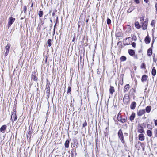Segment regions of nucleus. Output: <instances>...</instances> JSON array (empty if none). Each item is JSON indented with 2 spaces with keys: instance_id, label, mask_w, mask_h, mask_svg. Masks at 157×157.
Wrapping results in <instances>:
<instances>
[{
  "instance_id": "28",
  "label": "nucleus",
  "mask_w": 157,
  "mask_h": 157,
  "mask_svg": "<svg viewBox=\"0 0 157 157\" xmlns=\"http://www.w3.org/2000/svg\"><path fill=\"white\" fill-rule=\"evenodd\" d=\"M45 90L46 93L48 94V95L49 96V95L50 92V88L49 85L46 87L45 88Z\"/></svg>"
},
{
  "instance_id": "9",
  "label": "nucleus",
  "mask_w": 157,
  "mask_h": 157,
  "mask_svg": "<svg viewBox=\"0 0 157 157\" xmlns=\"http://www.w3.org/2000/svg\"><path fill=\"white\" fill-rule=\"evenodd\" d=\"M145 113V109H140L137 112V114L138 116L141 117Z\"/></svg>"
},
{
  "instance_id": "8",
  "label": "nucleus",
  "mask_w": 157,
  "mask_h": 157,
  "mask_svg": "<svg viewBox=\"0 0 157 157\" xmlns=\"http://www.w3.org/2000/svg\"><path fill=\"white\" fill-rule=\"evenodd\" d=\"M137 132L140 133H144V130L143 127L141 124L139 125L138 126Z\"/></svg>"
},
{
  "instance_id": "21",
  "label": "nucleus",
  "mask_w": 157,
  "mask_h": 157,
  "mask_svg": "<svg viewBox=\"0 0 157 157\" xmlns=\"http://www.w3.org/2000/svg\"><path fill=\"white\" fill-rule=\"evenodd\" d=\"M126 29L125 31L126 32L128 33H130L131 30V27L130 25H127L126 27Z\"/></svg>"
},
{
  "instance_id": "61",
  "label": "nucleus",
  "mask_w": 157,
  "mask_h": 157,
  "mask_svg": "<svg viewBox=\"0 0 157 157\" xmlns=\"http://www.w3.org/2000/svg\"><path fill=\"white\" fill-rule=\"evenodd\" d=\"M55 13L54 12H53V13H52V16L54 17L55 16Z\"/></svg>"
},
{
  "instance_id": "27",
  "label": "nucleus",
  "mask_w": 157,
  "mask_h": 157,
  "mask_svg": "<svg viewBox=\"0 0 157 157\" xmlns=\"http://www.w3.org/2000/svg\"><path fill=\"white\" fill-rule=\"evenodd\" d=\"M151 109V106H147L146 107L145 111L147 113H149L150 112Z\"/></svg>"
},
{
  "instance_id": "43",
  "label": "nucleus",
  "mask_w": 157,
  "mask_h": 157,
  "mask_svg": "<svg viewBox=\"0 0 157 157\" xmlns=\"http://www.w3.org/2000/svg\"><path fill=\"white\" fill-rule=\"evenodd\" d=\"M51 42V39H49L47 41V44L49 47H50L52 45Z\"/></svg>"
},
{
  "instance_id": "60",
  "label": "nucleus",
  "mask_w": 157,
  "mask_h": 157,
  "mask_svg": "<svg viewBox=\"0 0 157 157\" xmlns=\"http://www.w3.org/2000/svg\"><path fill=\"white\" fill-rule=\"evenodd\" d=\"M78 131H75V135H76L78 133Z\"/></svg>"
},
{
  "instance_id": "38",
  "label": "nucleus",
  "mask_w": 157,
  "mask_h": 157,
  "mask_svg": "<svg viewBox=\"0 0 157 157\" xmlns=\"http://www.w3.org/2000/svg\"><path fill=\"white\" fill-rule=\"evenodd\" d=\"M43 15V11L41 10V9L38 12V15L40 17H42Z\"/></svg>"
},
{
  "instance_id": "37",
  "label": "nucleus",
  "mask_w": 157,
  "mask_h": 157,
  "mask_svg": "<svg viewBox=\"0 0 157 157\" xmlns=\"http://www.w3.org/2000/svg\"><path fill=\"white\" fill-rule=\"evenodd\" d=\"M140 68L141 69H146V66L145 63H142L141 65Z\"/></svg>"
},
{
  "instance_id": "26",
  "label": "nucleus",
  "mask_w": 157,
  "mask_h": 157,
  "mask_svg": "<svg viewBox=\"0 0 157 157\" xmlns=\"http://www.w3.org/2000/svg\"><path fill=\"white\" fill-rule=\"evenodd\" d=\"M70 141L69 140H67L66 141L64 144L65 147L66 148H68L69 146Z\"/></svg>"
},
{
  "instance_id": "47",
  "label": "nucleus",
  "mask_w": 157,
  "mask_h": 157,
  "mask_svg": "<svg viewBox=\"0 0 157 157\" xmlns=\"http://www.w3.org/2000/svg\"><path fill=\"white\" fill-rule=\"evenodd\" d=\"M107 24L109 25L111 24V20L110 19L108 18L107 20Z\"/></svg>"
},
{
  "instance_id": "11",
  "label": "nucleus",
  "mask_w": 157,
  "mask_h": 157,
  "mask_svg": "<svg viewBox=\"0 0 157 157\" xmlns=\"http://www.w3.org/2000/svg\"><path fill=\"white\" fill-rule=\"evenodd\" d=\"M33 132V130L32 128L31 127V128H29L27 133V138H28V137H29L30 139L31 138V134Z\"/></svg>"
},
{
  "instance_id": "12",
  "label": "nucleus",
  "mask_w": 157,
  "mask_h": 157,
  "mask_svg": "<svg viewBox=\"0 0 157 157\" xmlns=\"http://www.w3.org/2000/svg\"><path fill=\"white\" fill-rule=\"evenodd\" d=\"M130 88V85L129 84H126L124 87L123 92L124 93L127 92Z\"/></svg>"
},
{
  "instance_id": "1",
  "label": "nucleus",
  "mask_w": 157,
  "mask_h": 157,
  "mask_svg": "<svg viewBox=\"0 0 157 157\" xmlns=\"http://www.w3.org/2000/svg\"><path fill=\"white\" fill-rule=\"evenodd\" d=\"M118 135L119 138L122 144H125V139L122 130L121 129H120L118 132Z\"/></svg>"
},
{
  "instance_id": "25",
  "label": "nucleus",
  "mask_w": 157,
  "mask_h": 157,
  "mask_svg": "<svg viewBox=\"0 0 157 157\" xmlns=\"http://www.w3.org/2000/svg\"><path fill=\"white\" fill-rule=\"evenodd\" d=\"M135 26L137 29H139L141 28V26L138 21H136L135 22Z\"/></svg>"
},
{
  "instance_id": "7",
  "label": "nucleus",
  "mask_w": 157,
  "mask_h": 157,
  "mask_svg": "<svg viewBox=\"0 0 157 157\" xmlns=\"http://www.w3.org/2000/svg\"><path fill=\"white\" fill-rule=\"evenodd\" d=\"M11 46V44L10 43H8L7 45L5 47V49H6V52L5 54V56H7L9 52V49Z\"/></svg>"
},
{
  "instance_id": "52",
  "label": "nucleus",
  "mask_w": 157,
  "mask_h": 157,
  "mask_svg": "<svg viewBox=\"0 0 157 157\" xmlns=\"http://www.w3.org/2000/svg\"><path fill=\"white\" fill-rule=\"evenodd\" d=\"M131 44L133 48H135L136 47V44L135 42H132Z\"/></svg>"
},
{
  "instance_id": "45",
  "label": "nucleus",
  "mask_w": 157,
  "mask_h": 157,
  "mask_svg": "<svg viewBox=\"0 0 157 157\" xmlns=\"http://www.w3.org/2000/svg\"><path fill=\"white\" fill-rule=\"evenodd\" d=\"M117 120H118V121H119V122H120L122 119V116H119V115H117Z\"/></svg>"
},
{
  "instance_id": "19",
  "label": "nucleus",
  "mask_w": 157,
  "mask_h": 157,
  "mask_svg": "<svg viewBox=\"0 0 157 157\" xmlns=\"http://www.w3.org/2000/svg\"><path fill=\"white\" fill-rule=\"evenodd\" d=\"M109 91L110 94H111L112 95L113 93L115 91L114 88L113 86H110V88L109 89Z\"/></svg>"
},
{
  "instance_id": "30",
  "label": "nucleus",
  "mask_w": 157,
  "mask_h": 157,
  "mask_svg": "<svg viewBox=\"0 0 157 157\" xmlns=\"http://www.w3.org/2000/svg\"><path fill=\"white\" fill-rule=\"evenodd\" d=\"M120 59L121 62H124L126 60L127 58L124 56H122L120 57Z\"/></svg>"
},
{
  "instance_id": "5",
  "label": "nucleus",
  "mask_w": 157,
  "mask_h": 157,
  "mask_svg": "<svg viewBox=\"0 0 157 157\" xmlns=\"http://www.w3.org/2000/svg\"><path fill=\"white\" fill-rule=\"evenodd\" d=\"M15 20V18L12 17H9L8 19V21L7 25V27L8 28L10 27L12 25L14 22Z\"/></svg>"
},
{
  "instance_id": "2",
  "label": "nucleus",
  "mask_w": 157,
  "mask_h": 157,
  "mask_svg": "<svg viewBox=\"0 0 157 157\" xmlns=\"http://www.w3.org/2000/svg\"><path fill=\"white\" fill-rule=\"evenodd\" d=\"M128 52L129 54L131 56L133 57L135 59H138V56L137 54H136L134 50L132 49H129L128 50Z\"/></svg>"
},
{
  "instance_id": "24",
  "label": "nucleus",
  "mask_w": 157,
  "mask_h": 157,
  "mask_svg": "<svg viewBox=\"0 0 157 157\" xmlns=\"http://www.w3.org/2000/svg\"><path fill=\"white\" fill-rule=\"evenodd\" d=\"M156 73V71L155 67H153L151 71V74L153 76H155Z\"/></svg>"
},
{
  "instance_id": "59",
  "label": "nucleus",
  "mask_w": 157,
  "mask_h": 157,
  "mask_svg": "<svg viewBox=\"0 0 157 157\" xmlns=\"http://www.w3.org/2000/svg\"><path fill=\"white\" fill-rule=\"evenodd\" d=\"M75 36H74L72 39V42H74L75 41Z\"/></svg>"
},
{
  "instance_id": "22",
  "label": "nucleus",
  "mask_w": 157,
  "mask_h": 157,
  "mask_svg": "<svg viewBox=\"0 0 157 157\" xmlns=\"http://www.w3.org/2000/svg\"><path fill=\"white\" fill-rule=\"evenodd\" d=\"M7 126L6 125H2L0 128V131L1 132L4 133L6 129Z\"/></svg>"
},
{
  "instance_id": "36",
  "label": "nucleus",
  "mask_w": 157,
  "mask_h": 157,
  "mask_svg": "<svg viewBox=\"0 0 157 157\" xmlns=\"http://www.w3.org/2000/svg\"><path fill=\"white\" fill-rule=\"evenodd\" d=\"M144 1L146 4H147L148 6H151V4L150 3L149 0H144Z\"/></svg>"
},
{
  "instance_id": "63",
  "label": "nucleus",
  "mask_w": 157,
  "mask_h": 157,
  "mask_svg": "<svg viewBox=\"0 0 157 157\" xmlns=\"http://www.w3.org/2000/svg\"><path fill=\"white\" fill-rule=\"evenodd\" d=\"M124 135L126 136H128V134L127 133H124Z\"/></svg>"
},
{
  "instance_id": "17",
  "label": "nucleus",
  "mask_w": 157,
  "mask_h": 157,
  "mask_svg": "<svg viewBox=\"0 0 157 157\" xmlns=\"http://www.w3.org/2000/svg\"><path fill=\"white\" fill-rule=\"evenodd\" d=\"M152 54V49L151 48H150L147 50V55L150 57Z\"/></svg>"
},
{
  "instance_id": "20",
  "label": "nucleus",
  "mask_w": 157,
  "mask_h": 157,
  "mask_svg": "<svg viewBox=\"0 0 157 157\" xmlns=\"http://www.w3.org/2000/svg\"><path fill=\"white\" fill-rule=\"evenodd\" d=\"M11 121L13 123L16 121L17 119V116L16 115H12L11 117Z\"/></svg>"
},
{
  "instance_id": "50",
  "label": "nucleus",
  "mask_w": 157,
  "mask_h": 157,
  "mask_svg": "<svg viewBox=\"0 0 157 157\" xmlns=\"http://www.w3.org/2000/svg\"><path fill=\"white\" fill-rule=\"evenodd\" d=\"M140 23L142 22H144V17H140Z\"/></svg>"
},
{
  "instance_id": "53",
  "label": "nucleus",
  "mask_w": 157,
  "mask_h": 157,
  "mask_svg": "<svg viewBox=\"0 0 157 157\" xmlns=\"http://www.w3.org/2000/svg\"><path fill=\"white\" fill-rule=\"evenodd\" d=\"M134 2L137 4H139L140 3V0H133Z\"/></svg>"
},
{
  "instance_id": "48",
  "label": "nucleus",
  "mask_w": 157,
  "mask_h": 157,
  "mask_svg": "<svg viewBox=\"0 0 157 157\" xmlns=\"http://www.w3.org/2000/svg\"><path fill=\"white\" fill-rule=\"evenodd\" d=\"M87 125V124L86 120H85L84 122L82 124V127H84Z\"/></svg>"
},
{
  "instance_id": "14",
  "label": "nucleus",
  "mask_w": 157,
  "mask_h": 157,
  "mask_svg": "<svg viewBox=\"0 0 157 157\" xmlns=\"http://www.w3.org/2000/svg\"><path fill=\"white\" fill-rule=\"evenodd\" d=\"M143 133H140L138 135L139 140L141 141H143L145 140V136Z\"/></svg>"
},
{
  "instance_id": "57",
  "label": "nucleus",
  "mask_w": 157,
  "mask_h": 157,
  "mask_svg": "<svg viewBox=\"0 0 157 157\" xmlns=\"http://www.w3.org/2000/svg\"><path fill=\"white\" fill-rule=\"evenodd\" d=\"M138 144H140L141 146H142V145H144V144L140 141H138Z\"/></svg>"
},
{
  "instance_id": "64",
  "label": "nucleus",
  "mask_w": 157,
  "mask_h": 157,
  "mask_svg": "<svg viewBox=\"0 0 157 157\" xmlns=\"http://www.w3.org/2000/svg\"><path fill=\"white\" fill-rule=\"evenodd\" d=\"M117 115H119V116H121V114L120 113H118V114H117Z\"/></svg>"
},
{
  "instance_id": "35",
  "label": "nucleus",
  "mask_w": 157,
  "mask_h": 157,
  "mask_svg": "<svg viewBox=\"0 0 157 157\" xmlns=\"http://www.w3.org/2000/svg\"><path fill=\"white\" fill-rule=\"evenodd\" d=\"M123 35L122 33L121 32H117L116 34V36L117 37H119L122 36Z\"/></svg>"
},
{
  "instance_id": "15",
  "label": "nucleus",
  "mask_w": 157,
  "mask_h": 157,
  "mask_svg": "<svg viewBox=\"0 0 157 157\" xmlns=\"http://www.w3.org/2000/svg\"><path fill=\"white\" fill-rule=\"evenodd\" d=\"M31 78L34 81H36L38 80V78L36 76V72H33L31 75Z\"/></svg>"
},
{
  "instance_id": "42",
  "label": "nucleus",
  "mask_w": 157,
  "mask_h": 157,
  "mask_svg": "<svg viewBox=\"0 0 157 157\" xmlns=\"http://www.w3.org/2000/svg\"><path fill=\"white\" fill-rule=\"evenodd\" d=\"M127 120V118L125 117L124 118H122L121 120L120 121V122L122 123H124Z\"/></svg>"
},
{
  "instance_id": "4",
  "label": "nucleus",
  "mask_w": 157,
  "mask_h": 157,
  "mask_svg": "<svg viewBox=\"0 0 157 157\" xmlns=\"http://www.w3.org/2000/svg\"><path fill=\"white\" fill-rule=\"evenodd\" d=\"M148 21L147 19H146L144 22H141V27L144 30L146 29L147 27Z\"/></svg>"
},
{
  "instance_id": "33",
  "label": "nucleus",
  "mask_w": 157,
  "mask_h": 157,
  "mask_svg": "<svg viewBox=\"0 0 157 157\" xmlns=\"http://www.w3.org/2000/svg\"><path fill=\"white\" fill-rule=\"evenodd\" d=\"M58 23H59L58 17V16H56V22H55V25H54V31H55V27H56V24H57Z\"/></svg>"
},
{
  "instance_id": "62",
  "label": "nucleus",
  "mask_w": 157,
  "mask_h": 157,
  "mask_svg": "<svg viewBox=\"0 0 157 157\" xmlns=\"http://www.w3.org/2000/svg\"><path fill=\"white\" fill-rule=\"evenodd\" d=\"M86 22L87 23L88 22V21H89V19L88 18H87L86 19Z\"/></svg>"
},
{
  "instance_id": "3",
  "label": "nucleus",
  "mask_w": 157,
  "mask_h": 157,
  "mask_svg": "<svg viewBox=\"0 0 157 157\" xmlns=\"http://www.w3.org/2000/svg\"><path fill=\"white\" fill-rule=\"evenodd\" d=\"M130 101V96L128 94H126L123 98V102L124 104L127 105Z\"/></svg>"
},
{
  "instance_id": "6",
  "label": "nucleus",
  "mask_w": 157,
  "mask_h": 157,
  "mask_svg": "<svg viewBox=\"0 0 157 157\" xmlns=\"http://www.w3.org/2000/svg\"><path fill=\"white\" fill-rule=\"evenodd\" d=\"M136 92V90L135 88H132L130 89L128 94L129 96H132L133 98H134L135 97V93Z\"/></svg>"
},
{
  "instance_id": "44",
  "label": "nucleus",
  "mask_w": 157,
  "mask_h": 157,
  "mask_svg": "<svg viewBox=\"0 0 157 157\" xmlns=\"http://www.w3.org/2000/svg\"><path fill=\"white\" fill-rule=\"evenodd\" d=\"M117 45L119 47L122 48V44L121 41H120L118 42L117 44Z\"/></svg>"
},
{
  "instance_id": "49",
  "label": "nucleus",
  "mask_w": 157,
  "mask_h": 157,
  "mask_svg": "<svg viewBox=\"0 0 157 157\" xmlns=\"http://www.w3.org/2000/svg\"><path fill=\"white\" fill-rule=\"evenodd\" d=\"M154 134H155V137H157V128L155 129L154 131Z\"/></svg>"
},
{
  "instance_id": "23",
  "label": "nucleus",
  "mask_w": 157,
  "mask_h": 157,
  "mask_svg": "<svg viewBox=\"0 0 157 157\" xmlns=\"http://www.w3.org/2000/svg\"><path fill=\"white\" fill-rule=\"evenodd\" d=\"M131 38L130 37L126 38H125V45H128L131 44V43L132 42L131 41L129 40V39H130Z\"/></svg>"
},
{
  "instance_id": "51",
  "label": "nucleus",
  "mask_w": 157,
  "mask_h": 157,
  "mask_svg": "<svg viewBox=\"0 0 157 157\" xmlns=\"http://www.w3.org/2000/svg\"><path fill=\"white\" fill-rule=\"evenodd\" d=\"M153 61L155 63H156L157 61V59L155 58V54H154V56H153Z\"/></svg>"
},
{
  "instance_id": "29",
  "label": "nucleus",
  "mask_w": 157,
  "mask_h": 157,
  "mask_svg": "<svg viewBox=\"0 0 157 157\" xmlns=\"http://www.w3.org/2000/svg\"><path fill=\"white\" fill-rule=\"evenodd\" d=\"M147 135L150 137L152 136V132L150 130H147L146 131Z\"/></svg>"
},
{
  "instance_id": "41",
  "label": "nucleus",
  "mask_w": 157,
  "mask_h": 157,
  "mask_svg": "<svg viewBox=\"0 0 157 157\" xmlns=\"http://www.w3.org/2000/svg\"><path fill=\"white\" fill-rule=\"evenodd\" d=\"M134 10V8L132 7H130L128 8L127 11L128 13H130L132 12Z\"/></svg>"
},
{
  "instance_id": "32",
  "label": "nucleus",
  "mask_w": 157,
  "mask_h": 157,
  "mask_svg": "<svg viewBox=\"0 0 157 157\" xmlns=\"http://www.w3.org/2000/svg\"><path fill=\"white\" fill-rule=\"evenodd\" d=\"M16 105H15V106H14L13 108V110L12 113V115H16Z\"/></svg>"
},
{
  "instance_id": "10",
  "label": "nucleus",
  "mask_w": 157,
  "mask_h": 157,
  "mask_svg": "<svg viewBox=\"0 0 157 157\" xmlns=\"http://www.w3.org/2000/svg\"><path fill=\"white\" fill-rule=\"evenodd\" d=\"M148 76L146 75H144L142 76L141 81L142 83H144L147 81H148Z\"/></svg>"
},
{
  "instance_id": "39",
  "label": "nucleus",
  "mask_w": 157,
  "mask_h": 157,
  "mask_svg": "<svg viewBox=\"0 0 157 157\" xmlns=\"http://www.w3.org/2000/svg\"><path fill=\"white\" fill-rule=\"evenodd\" d=\"M155 20H152L151 21V25L154 27H155Z\"/></svg>"
},
{
  "instance_id": "54",
  "label": "nucleus",
  "mask_w": 157,
  "mask_h": 157,
  "mask_svg": "<svg viewBox=\"0 0 157 157\" xmlns=\"http://www.w3.org/2000/svg\"><path fill=\"white\" fill-rule=\"evenodd\" d=\"M154 41H155V39H154L153 34V39H152V43L151 44V47H153V43H154Z\"/></svg>"
},
{
  "instance_id": "34",
  "label": "nucleus",
  "mask_w": 157,
  "mask_h": 157,
  "mask_svg": "<svg viewBox=\"0 0 157 157\" xmlns=\"http://www.w3.org/2000/svg\"><path fill=\"white\" fill-rule=\"evenodd\" d=\"M123 77H122L119 79V84H120L121 85H122L123 84Z\"/></svg>"
},
{
  "instance_id": "56",
  "label": "nucleus",
  "mask_w": 157,
  "mask_h": 157,
  "mask_svg": "<svg viewBox=\"0 0 157 157\" xmlns=\"http://www.w3.org/2000/svg\"><path fill=\"white\" fill-rule=\"evenodd\" d=\"M154 120V124L155 126H157V119Z\"/></svg>"
},
{
  "instance_id": "31",
  "label": "nucleus",
  "mask_w": 157,
  "mask_h": 157,
  "mask_svg": "<svg viewBox=\"0 0 157 157\" xmlns=\"http://www.w3.org/2000/svg\"><path fill=\"white\" fill-rule=\"evenodd\" d=\"M71 87L70 86H69L68 88L67 94L71 95Z\"/></svg>"
},
{
  "instance_id": "55",
  "label": "nucleus",
  "mask_w": 157,
  "mask_h": 157,
  "mask_svg": "<svg viewBox=\"0 0 157 157\" xmlns=\"http://www.w3.org/2000/svg\"><path fill=\"white\" fill-rule=\"evenodd\" d=\"M155 12L156 14H157V3H156L155 5Z\"/></svg>"
},
{
  "instance_id": "16",
  "label": "nucleus",
  "mask_w": 157,
  "mask_h": 157,
  "mask_svg": "<svg viewBox=\"0 0 157 157\" xmlns=\"http://www.w3.org/2000/svg\"><path fill=\"white\" fill-rule=\"evenodd\" d=\"M136 105V103L135 102H132L130 105V108L131 109L134 110L135 108Z\"/></svg>"
},
{
  "instance_id": "58",
  "label": "nucleus",
  "mask_w": 157,
  "mask_h": 157,
  "mask_svg": "<svg viewBox=\"0 0 157 157\" xmlns=\"http://www.w3.org/2000/svg\"><path fill=\"white\" fill-rule=\"evenodd\" d=\"M44 23V22L42 21L41 20V24L42 25H43Z\"/></svg>"
},
{
  "instance_id": "46",
  "label": "nucleus",
  "mask_w": 157,
  "mask_h": 157,
  "mask_svg": "<svg viewBox=\"0 0 157 157\" xmlns=\"http://www.w3.org/2000/svg\"><path fill=\"white\" fill-rule=\"evenodd\" d=\"M132 40L134 41H136L137 40V38L136 36L135 35H133L132 38Z\"/></svg>"
},
{
  "instance_id": "40",
  "label": "nucleus",
  "mask_w": 157,
  "mask_h": 157,
  "mask_svg": "<svg viewBox=\"0 0 157 157\" xmlns=\"http://www.w3.org/2000/svg\"><path fill=\"white\" fill-rule=\"evenodd\" d=\"M27 6H25L23 8V11L24 12V13L25 14L27 13Z\"/></svg>"
},
{
  "instance_id": "18",
  "label": "nucleus",
  "mask_w": 157,
  "mask_h": 157,
  "mask_svg": "<svg viewBox=\"0 0 157 157\" xmlns=\"http://www.w3.org/2000/svg\"><path fill=\"white\" fill-rule=\"evenodd\" d=\"M136 116V114L135 113L132 112L131 114V115L129 117V119L130 120L132 121L133 120H134L135 117Z\"/></svg>"
},
{
  "instance_id": "13",
  "label": "nucleus",
  "mask_w": 157,
  "mask_h": 157,
  "mask_svg": "<svg viewBox=\"0 0 157 157\" xmlns=\"http://www.w3.org/2000/svg\"><path fill=\"white\" fill-rule=\"evenodd\" d=\"M151 40V39L149 35L147 34L145 38L144 42L146 44H148L150 42Z\"/></svg>"
}]
</instances>
